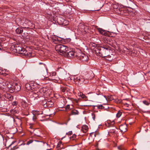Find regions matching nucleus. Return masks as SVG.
<instances>
[{"mask_svg": "<svg viewBox=\"0 0 150 150\" xmlns=\"http://www.w3.org/2000/svg\"><path fill=\"white\" fill-rule=\"evenodd\" d=\"M56 51L61 55L65 56L66 52L69 51L67 47L61 44H58L55 46Z\"/></svg>", "mask_w": 150, "mask_h": 150, "instance_id": "f257e3e1", "label": "nucleus"}, {"mask_svg": "<svg viewBox=\"0 0 150 150\" xmlns=\"http://www.w3.org/2000/svg\"><path fill=\"white\" fill-rule=\"evenodd\" d=\"M110 51V49L108 48L104 47H98L96 50V53L98 55L103 57H106L108 56Z\"/></svg>", "mask_w": 150, "mask_h": 150, "instance_id": "f03ea898", "label": "nucleus"}, {"mask_svg": "<svg viewBox=\"0 0 150 150\" xmlns=\"http://www.w3.org/2000/svg\"><path fill=\"white\" fill-rule=\"evenodd\" d=\"M73 80L75 83L78 85H80L83 83L86 84L88 82V81H86L85 79L82 76H74Z\"/></svg>", "mask_w": 150, "mask_h": 150, "instance_id": "7ed1b4c3", "label": "nucleus"}, {"mask_svg": "<svg viewBox=\"0 0 150 150\" xmlns=\"http://www.w3.org/2000/svg\"><path fill=\"white\" fill-rule=\"evenodd\" d=\"M50 38L52 42L54 44H58L60 42V40L59 39H60V38H58L57 36L52 35L51 36Z\"/></svg>", "mask_w": 150, "mask_h": 150, "instance_id": "20e7f679", "label": "nucleus"}, {"mask_svg": "<svg viewBox=\"0 0 150 150\" xmlns=\"http://www.w3.org/2000/svg\"><path fill=\"white\" fill-rule=\"evenodd\" d=\"M98 30L101 34L105 36H110V34L108 31H106L100 28H98Z\"/></svg>", "mask_w": 150, "mask_h": 150, "instance_id": "39448f33", "label": "nucleus"}, {"mask_svg": "<svg viewBox=\"0 0 150 150\" xmlns=\"http://www.w3.org/2000/svg\"><path fill=\"white\" fill-rule=\"evenodd\" d=\"M20 54L22 55L27 56L28 57L30 56L31 55L30 52H28L25 49L23 48L20 52Z\"/></svg>", "mask_w": 150, "mask_h": 150, "instance_id": "423d86ee", "label": "nucleus"}, {"mask_svg": "<svg viewBox=\"0 0 150 150\" xmlns=\"http://www.w3.org/2000/svg\"><path fill=\"white\" fill-rule=\"evenodd\" d=\"M74 52L72 50H70L66 52L65 56L68 57H73L74 56Z\"/></svg>", "mask_w": 150, "mask_h": 150, "instance_id": "0eeeda50", "label": "nucleus"}, {"mask_svg": "<svg viewBox=\"0 0 150 150\" xmlns=\"http://www.w3.org/2000/svg\"><path fill=\"white\" fill-rule=\"evenodd\" d=\"M5 83H6V85L5 86L7 87L8 90L10 91V92L13 91V88L14 86L11 85V84L8 82L6 81Z\"/></svg>", "mask_w": 150, "mask_h": 150, "instance_id": "6e6552de", "label": "nucleus"}, {"mask_svg": "<svg viewBox=\"0 0 150 150\" xmlns=\"http://www.w3.org/2000/svg\"><path fill=\"white\" fill-rule=\"evenodd\" d=\"M79 59L83 61H87L88 59L87 56L85 54L82 53L80 56Z\"/></svg>", "mask_w": 150, "mask_h": 150, "instance_id": "1a4fd4ad", "label": "nucleus"}, {"mask_svg": "<svg viewBox=\"0 0 150 150\" xmlns=\"http://www.w3.org/2000/svg\"><path fill=\"white\" fill-rule=\"evenodd\" d=\"M127 125L124 124L120 125L119 127V129L122 132H124L127 131Z\"/></svg>", "mask_w": 150, "mask_h": 150, "instance_id": "9d476101", "label": "nucleus"}, {"mask_svg": "<svg viewBox=\"0 0 150 150\" xmlns=\"http://www.w3.org/2000/svg\"><path fill=\"white\" fill-rule=\"evenodd\" d=\"M115 124L114 121H111L110 120H108L105 123L106 125L108 127H112Z\"/></svg>", "mask_w": 150, "mask_h": 150, "instance_id": "9b49d317", "label": "nucleus"}, {"mask_svg": "<svg viewBox=\"0 0 150 150\" xmlns=\"http://www.w3.org/2000/svg\"><path fill=\"white\" fill-rule=\"evenodd\" d=\"M93 74L92 72H91L90 74L87 75L86 78L85 79L86 81H87V80L91 79L93 77Z\"/></svg>", "mask_w": 150, "mask_h": 150, "instance_id": "f8f14e48", "label": "nucleus"}, {"mask_svg": "<svg viewBox=\"0 0 150 150\" xmlns=\"http://www.w3.org/2000/svg\"><path fill=\"white\" fill-rule=\"evenodd\" d=\"M88 128L86 125H83L82 127L81 130L83 133H86L88 131Z\"/></svg>", "mask_w": 150, "mask_h": 150, "instance_id": "ddd939ff", "label": "nucleus"}, {"mask_svg": "<svg viewBox=\"0 0 150 150\" xmlns=\"http://www.w3.org/2000/svg\"><path fill=\"white\" fill-rule=\"evenodd\" d=\"M16 32L18 34H21L23 32V30L22 28H18L16 29Z\"/></svg>", "mask_w": 150, "mask_h": 150, "instance_id": "4468645a", "label": "nucleus"}, {"mask_svg": "<svg viewBox=\"0 0 150 150\" xmlns=\"http://www.w3.org/2000/svg\"><path fill=\"white\" fill-rule=\"evenodd\" d=\"M48 78L47 77H45V76H44V75H40L39 77V79L40 80H48Z\"/></svg>", "mask_w": 150, "mask_h": 150, "instance_id": "2eb2a0df", "label": "nucleus"}, {"mask_svg": "<svg viewBox=\"0 0 150 150\" xmlns=\"http://www.w3.org/2000/svg\"><path fill=\"white\" fill-rule=\"evenodd\" d=\"M79 112L76 110H74L71 111V115H78L79 114Z\"/></svg>", "mask_w": 150, "mask_h": 150, "instance_id": "dca6fc26", "label": "nucleus"}, {"mask_svg": "<svg viewBox=\"0 0 150 150\" xmlns=\"http://www.w3.org/2000/svg\"><path fill=\"white\" fill-rule=\"evenodd\" d=\"M20 89V87L19 86H18L17 83L15 84V86H14L13 90H16V91H19Z\"/></svg>", "mask_w": 150, "mask_h": 150, "instance_id": "f3484780", "label": "nucleus"}, {"mask_svg": "<svg viewBox=\"0 0 150 150\" xmlns=\"http://www.w3.org/2000/svg\"><path fill=\"white\" fill-rule=\"evenodd\" d=\"M6 81L2 78H0V84H2L3 86H6V83H5Z\"/></svg>", "mask_w": 150, "mask_h": 150, "instance_id": "a211bd4d", "label": "nucleus"}, {"mask_svg": "<svg viewBox=\"0 0 150 150\" xmlns=\"http://www.w3.org/2000/svg\"><path fill=\"white\" fill-rule=\"evenodd\" d=\"M10 112L11 114L13 115H14L15 114L18 113V110H16L15 109H13L12 110H11L10 111Z\"/></svg>", "mask_w": 150, "mask_h": 150, "instance_id": "6ab92c4d", "label": "nucleus"}, {"mask_svg": "<svg viewBox=\"0 0 150 150\" xmlns=\"http://www.w3.org/2000/svg\"><path fill=\"white\" fill-rule=\"evenodd\" d=\"M32 113H33V115H34V116H33V120H35V115H38L39 114V113H38V111H37L36 110H33L32 111Z\"/></svg>", "mask_w": 150, "mask_h": 150, "instance_id": "aec40b11", "label": "nucleus"}, {"mask_svg": "<svg viewBox=\"0 0 150 150\" xmlns=\"http://www.w3.org/2000/svg\"><path fill=\"white\" fill-rule=\"evenodd\" d=\"M116 128L115 127H113L111 128L110 130V132L112 133H114L115 132Z\"/></svg>", "mask_w": 150, "mask_h": 150, "instance_id": "412c9836", "label": "nucleus"}, {"mask_svg": "<svg viewBox=\"0 0 150 150\" xmlns=\"http://www.w3.org/2000/svg\"><path fill=\"white\" fill-rule=\"evenodd\" d=\"M23 48H22L21 47L18 46L16 47V50L17 51V52H18L19 54H20V52L21 51Z\"/></svg>", "mask_w": 150, "mask_h": 150, "instance_id": "4be33fe9", "label": "nucleus"}, {"mask_svg": "<svg viewBox=\"0 0 150 150\" xmlns=\"http://www.w3.org/2000/svg\"><path fill=\"white\" fill-rule=\"evenodd\" d=\"M105 98V99L106 100V101L107 102V99H108V100H112L113 99L112 98V96H108V98H107L105 96H103Z\"/></svg>", "mask_w": 150, "mask_h": 150, "instance_id": "5701e85b", "label": "nucleus"}, {"mask_svg": "<svg viewBox=\"0 0 150 150\" xmlns=\"http://www.w3.org/2000/svg\"><path fill=\"white\" fill-rule=\"evenodd\" d=\"M6 98H7L8 99H9L10 100H11L12 99H13V96L10 95H8L7 94V95L6 96Z\"/></svg>", "mask_w": 150, "mask_h": 150, "instance_id": "b1692460", "label": "nucleus"}, {"mask_svg": "<svg viewBox=\"0 0 150 150\" xmlns=\"http://www.w3.org/2000/svg\"><path fill=\"white\" fill-rule=\"evenodd\" d=\"M78 95L83 98H87V97L85 95L83 94V93H79Z\"/></svg>", "mask_w": 150, "mask_h": 150, "instance_id": "393cba45", "label": "nucleus"}, {"mask_svg": "<svg viewBox=\"0 0 150 150\" xmlns=\"http://www.w3.org/2000/svg\"><path fill=\"white\" fill-rule=\"evenodd\" d=\"M25 87L27 90H29L31 89L30 85L28 83H27L25 84Z\"/></svg>", "mask_w": 150, "mask_h": 150, "instance_id": "a878e982", "label": "nucleus"}, {"mask_svg": "<svg viewBox=\"0 0 150 150\" xmlns=\"http://www.w3.org/2000/svg\"><path fill=\"white\" fill-rule=\"evenodd\" d=\"M105 57H106L105 59L109 61H111L112 59V58H111V57L110 55H109L108 54V56H107Z\"/></svg>", "mask_w": 150, "mask_h": 150, "instance_id": "bb28decb", "label": "nucleus"}, {"mask_svg": "<svg viewBox=\"0 0 150 150\" xmlns=\"http://www.w3.org/2000/svg\"><path fill=\"white\" fill-rule=\"evenodd\" d=\"M122 115V113L120 112H119L116 114V116L117 117L119 118Z\"/></svg>", "mask_w": 150, "mask_h": 150, "instance_id": "cd10ccee", "label": "nucleus"}, {"mask_svg": "<svg viewBox=\"0 0 150 150\" xmlns=\"http://www.w3.org/2000/svg\"><path fill=\"white\" fill-rule=\"evenodd\" d=\"M143 102L144 104L147 105H148L149 104V103L146 100L143 101Z\"/></svg>", "mask_w": 150, "mask_h": 150, "instance_id": "c85d7f7f", "label": "nucleus"}, {"mask_svg": "<svg viewBox=\"0 0 150 150\" xmlns=\"http://www.w3.org/2000/svg\"><path fill=\"white\" fill-rule=\"evenodd\" d=\"M98 108L102 109L104 108V107L102 105H100L97 106Z\"/></svg>", "mask_w": 150, "mask_h": 150, "instance_id": "c756f323", "label": "nucleus"}, {"mask_svg": "<svg viewBox=\"0 0 150 150\" xmlns=\"http://www.w3.org/2000/svg\"><path fill=\"white\" fill-rule=\"evenodd\" d=\"M61 91L63 92H64L66 90V88L65 87H62L61 88Z\"/></svg>", "mask_w": 150, "mask_h": 150, "instance_id": "7c9ffc66", "label": "nucleus"}, {"mask_svg": "<svg viewBox=\"0 0 150 150\" xmlns=\"http://www.w3.org/2000/svg\"><path fill=\"white\" fill-rule=\"evenodd\" d=\"M33 142V141L32 140H29V141H28V142H27V145H29V144H30V143H32Z\"/></svg>", "mask_w": 150, "mask_h": 150, "instance_id": "2f4dec72", "label": "nucleus"}, {"mask_svg": "<svg viewBox=\"0 0 150 150\" xmlns=\"http://www.w3.org/2000/svg\"><path fill=\"white\" fill-rule=\"evenodd\" d=\"M76 137V135L74 134L72 135V137H70V139L72 138V140H74Z\"/></svg>", "mask_w": 150, "mask_h": 150, "instance_id": "473e14b6", "label": "nucleus"}, {"mask_svg": "<svg viewBox=\"0 0 150 150\" xmlns=\"http://www.w3.org/2000/svg\"><path fill=\"white\" fill-rule=\"evenodd\" d=\"M44 102H43V103H44L45 104H47V105H46V106H47V105L49 104L50 102L48 101V102H47V101L46 100H44Z\"/></svg>", "mask_w": 150, "mask_h": 150, "instance_id": "72a5a7b5", "label": "nucleus"}, {"mask_svg": "<svg viewBox=\"0 0 150 150\" xmlns=\"http://www.w3.org/2000/svg\"><path fill=\"white\" fill-rule=\"evenodd\" d=\"M66 109H69L70 108V105H67L66 107Z\"/></svg>", "mask_w": 150, "mask_h": 150, "instance_id": "f704fd0d", "label": "nucleus"}, {"mask_svg": "<svg viewBox=\"0 0 150 150\" xmlns=\"http://www.w3.org/2000/svg\"><path fill=\"white\" fill-rule=\"evenodd\" d=\"M72 134V132L71 131H70L68 132L67 133V134L68 135H70L71 134Z\"/></svg>", "mask_w": 150, "mask_h": 150, "instance_id": "c9c22d12", "label": "nucleus"}, {"mask_svg": "<svg viewBox=\"0 0 150 150\" xmlns=\"http://www.w3.org/2000/svg\"><path fill=\"white\" fill-rule=\"evenodd\" d=\"M35 141H36L37 142H40L41 143V144L42 145H43L44 144H45V143H44V142H42L41 141H36V140H35Z\"/></svg>", "mask_w": 150, "mask_h": 150, "instance_id": "e433bc0d", "label": "nucleus"}, {"mask_svg": "<svg viewBox=\"0 0 150 150\" xmlns=\"http://www.w3.org/2000/svg\"><path fill=\"white\" fill-rule=\"evenodd\" d=\"M92 118L94 120H95V115H92Z\"/></svg>", "mask_w": 150, "mask_h": 150, "instance_id": "4c0bfd02", "label": "nucleus"}, {"mask_svg": "<svg viewBox=\"0 0 150 150\" xmlns=\"http://www.w3.org/2000/svg\"><path fill=\"white\" fill-rule=\"evenodd\" d=\"M15 141H13V142L12 143L10 144V145L9 146H11V145H12L14 143H15Z\"/></svg>", "mask_w": 150, "mask_h": 150, "instance_id": "58836bf2", "label": "nucleus"}, {"mask_svg": "<svg viewBox=\"0 0 150 150\" xmlns=\"http://www.w3.org/2000/svg\"><path fill=\"white\" fill-rule=\"evenodd\" d=\"M18 147H15V146H13V150H14L15 149H17V148H18Z\"/></svg>", "mask_w": 150, "mask_h": 150, "instance_id": "ea45409f", "label": "nucleus"}, {"mask_svg": "<svg viewBox=\"0 0 150 150\" xmlns=\"http://www.w3.org/2000/svg\"><path fill=\"white\" fill-rule=\"evenodd\" d=\"M13 105H16L17 104L16 103V102H14L13 103Z\"/></svg>", "mask_w": 150, "mask_h": 150, "instance_id": "a19ab883", "label": "nucleus"}, {"mask_svg": "<svg viewBox=\"0 0 150 150\" xmlns=\"http://www.w3.org/2000/svg\"><path fill=\"white\" fill-rule=\"evenodd\" d=\"M26 23H28V22H30V21L28 20H27V21H26Z\"/></svg>", "mask_w": 150, "mask_h": 150, "instance_id": "79ce46f5", "label": "nucleus"}, {"mask_svg": "<svg viewBox=\"0 0 150 150\" xmlns=\"http://www.w3.org/2000/svg\"><path fill=\"white\" fill-rule=\"evenodd\" d=\"M82 27L83 28V29H84V28L85 29V26L84 25H83Z\"/></svg>", "mask_w": 150, "mask_h": 150, "instance_id": "37998d69", "label": "nucleus"}, {"mask_svg": "<svg viewBox=\"0 0 150 150\" xmlns=\"http://www.w3.org/2000/svg\"><path fill=\"white\" fill-rule=\"evenodd\" d=\"M118 149H121V147H119V146H118Z\"/></svg>", "mask_w": 150, "mask_h": 150, "instance_id": "c03bdc74", "label": "nucleus"}, {"mask_svg": "<svg viewBox=\"0 0 150 150\" xmlns=\"http://www.w3.org/2000/svg\"><path fill=\"white\" fill-rule=\"evenodd\" d=\"M11 118L13 120V121H14L15 120H14V118L13 117H11Z\"/></svg>", "mask_w": 150, "mask_h": 150, "instance_id": "a18cd8bd", "label": "nucleus"}, {"mask_svg": "<svg viewBox=\"0 0 150 150\" xmlns=\"http://www.w3.org/2000/svg\"><path fill=\"white\" fill-rule=\"evenodd\" d=\"M59 19H57V21L58 23H59Z\"/></svg>", "mask_w": 150, "mask_h": 150, "instance_id": "49530a36", "label": "nucleus"}, {"mask_svg": "<svg viewBox=\"0 0 150 150\" xmlns=\"http://www.w3.org/2000/svg\"><path fill=\"white\" fill-rule=\"evenodd\" d=\"M51 103H52V104H51V105H52V104H53V103H52V102H51Z\"/></svg>", "mask_w": 150, "mask_h": 150, "instance_id": "de8ad7c7", "label": "nucleus"}, {"mask_svg": "<svg viewBox=\"0 0 150 150\" xmlns=\"http://www.w3.org/2000/svg\"><path fill=\"white\" fill-rule=\"evenodd\" d=\"M131 150H136V149H135V150H134V149H131Z\"/></svg>", "mask_w": 150, "mask_h": 150, "instance_id": "09e8293b", "label": "nucleus"}, {"mask_svg": "<svg viewBox=\"0 0 150 150\" xmlns=\"http://www.w3.org/2000/svg\"><path fill=\"white\" fill-rule=\"evenodd\" d=\"M45 144H46L47 145H48L47 144V143H45Z\"/></svg>", "mask_w": 150, "mask_h": 150, "instance_id": "8fccbe9b", "label": "nucleus"}, {"mask_svg": "<svg viewBox=\"0 0 150 150\" xmlns=\"http://www.w3.org/2000/svg\"><path fill=\"white\" fill-rule=\"evenodd\" d=\"M60 23L61 24H63V23Z\"/></svg>", "mask_w": 150, "mask_h": 150, "instance_id": "3c124183", "label": "nucleus"}, {"mask_svg": "<svg viewBox=\"0 0 150 150\" xmlns=\"http://www.w3.org/2000/svg\"><path fill=\"white\" fill-rule=\"evenodd\" d=\"M1 48H0V50H1Z\"/></svg>", "mask_w": 150, "mask_h": 150, "instance_id": "603ef678", "label": "nucleus"}, {"mask_svg": "<svg viewBox=\"0 0 150 150\" xmlns=\"http://www.w3.org/2000/svg\"><path fill=\"white\" fill-rule=\"evenodd\" d=\"M84 31H85V32H86V30H84Z\"/></svg>", "mask_w": 150, "mask_h": 150, "instance_id": "864d4df0", "label": "nucleus"}]
</instances>
